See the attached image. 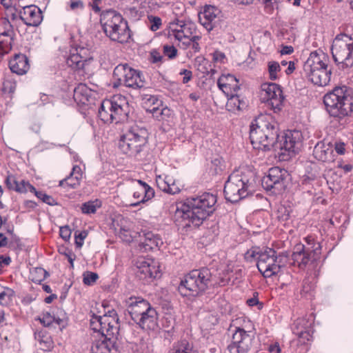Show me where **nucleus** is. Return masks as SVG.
<instances>
[{"instance_id":"23","label":"nucleus","mask_w":353,"mask_h":353,"mask_svg":"<svg viewBox=\"0 0 353 353\" xmlns=\"http://www.w3.org/2000/svg\"><path fill=\"white\" fill-rule=\"evenodd\" d=\"M217 85L227 97H229L230 92H236L240 88L239 80L230 74H222L217 81Z\"/></svg>"},{"instance_id":"46","label":"nucleus","mask_w":353,"mask_h":353,"mask_svg":"<svg viewBox=\"0 0 353 353\" xmlns=\"http://www.w3.org/2000/svg\"><path fill=\"white\" fill-rule=\"evenodd\" d=\"M163 54L169 59H174L177 55V50L174 46L164 45L163 47Z\"/></svg>"},{"instance_id":"57","label":"nucleus","mask_w":353,"mask_h":353,"mask_svg":"<svg viewBox=\"0 0 353 353\" xmlns=\"http://www.w3.org/2000/svg\"><path fill=\"white\" fill-rule=\"evenodd\" d=\"M268 351L270 353H281V350L278 343L271 344L268 347Z\"/></svg>"},{"instance_id":"33","label":"nucleus","mask_w":353,"mask_h":353,"mask_svg":"<svg viewBox=\"0 0 353 353\" xmlns=\"http://www.w3.org/2000/svg\"><path fill=\"white\" fill-rule=\"evenodd\" d=\"M168 353H195L190 344L185 340L174 343Z\"/></svg>"},{"instance_id":"26","label":"nucleus","mask_w":353,"mask_h":353,"mask_svg":"<svg viewBox=\"0 0 353 353\" xmlns=\"http://www.w3.org/2000/svg\"><path fill=\"white\" fill-rule=\"evenodd\" d=\"M105 107L112 114V123L115 122L116 123L121 122L124 118V112L123 108L121 104L113 99L112 100H105L103 101V108Z\"/></svg>"},{"instance_id":"9","label":"nucleus","mask_w":353,"mask_h":353,"mask_svg":"<svg viewBox=\"0 0 353 353\" xmlns=\"http://www.w3.org/2000/svg\"><path fill=\"white\" fill-rule=\"evenodd\" d=\"M100 22L105 34L112 41L123 43L130 37L127 21L116 11L110 10L103 12Z\"/></svg>"},{"instance_id":"5","label":"nucleus","mask_w":353,"mask_h":353,"mask_svg":"<svg viewBox=\"0 0 353 353\" xmlns=\"http://www.w3.org/2000/svg\"><path fill=\"white\" fill-rule=\"evenodd\" d=\"M284 258H287V254L281 253L276 256V251L269 248L263 250H261L259 248H253L245 254V259L247 261L257 260V268L265 278H270L280 272L283 265Z\"/></svg>"},{"instance_id":"10","label":"nucleus","mask_w":353,"mask_h":353,"mask_svg":"<svg viewBox=\"0 0 353 353\" xmlns=\"http://www.w3.org/2000/svg\"><path fill=\"white\" fill-rule=\"evenodd\" d=\"M252 185L248 174L236 170L228 176L225 183L223 192L226 200L235 203L252 194Z\"/></svg>"},{"instance_id":"3","label":"nucleus","mask_w":353,"mask_h":353,"mask_svg":"<svg viewBox=\"0 0 353 353\" xmlns=\"http://www.w3.org/2000/svg\"><path fill=\"white\" fill-rule=\"evenodd\" d=\"M216 197L215 195L205 192L196 197H190L186 200V203L182 209L181 218L185 227L191 225L198 227L203 221L215 210Z\"/></svg>"},{"instance_id":"38","label":"nucleus","mask_w":353,"mask_h":353,"mask_svg":"<svg viewBox=\"0 0 353 353\" xmlns=\"http://www.w3.org/2000/svg\"><path fill=\"white\" fill-rule=\"evenodd\" d=\"M304 322L303 319H299L294 323V327L293 328V332L296 334L299 338L305 339L307 341H309L310 337L312 336L310 332V330H308L306 328H304L303 330H299V326L302 325L303 323Z\"/></svg>"},{"instance_id":"48","label":"nucleus","mask_w":353,"mask_h":353,"mask_svg":"<svg viewBox=\"0 0 353 353\" xmlns=\"http://www.w3.org/2000/svg\"><path fill=\"white\" fill-rule=\"evenodd\" d=\"M148 20L150 24V28L152 31H156L159 30L161 26V19L159 17L155 16H149Z\"/></svg>"},{"instance_id":"49","label":"nucleus","mask_w":353,"mask_h":353,"mask_svg":"<svg viewBox=\"0 0 353 353\" xmlns=\"http://www.w3.org/2000/svg\"><path fill=\"white\" fill-rule=\"evenodd\" d=\"M88 236V232L85 230L81 231L78 234L75 232V243L78 248H81L83 244V240Z\"/></svg>"},{"instance_id":"64","label":"nucleus","mask_w":353,"mask_h":353,"mask_svg":"<svg viewBox=\"0 0 353 353\" xmlns=\"http://www.w3.org/2000/svg\"><path fill=\"white\" fill-rule=\"evenodd\" d=\"M294 52V48L292 46H283L281 50V54H290Z\"/></svg>"},{"instance_id":"17","label":"nucleus","mask_w":353,"mask_h":353,"mask_svg":"<svg viewBox=\"0 0 353 353\" xmlns=\"http://www.w3.org/2000/svg\"><path fill=\"white\" fill-rule=\"evenodd\" d=\"M262 90L264 92L263 99L266 101L267 105L270 107L274 112H279L284 99L279 85L274 83L263 84Z\"/></svg>"},{"instance_id":"31","label":"nucleus","mask_w":353,"mask_h":353,"mask_svg":"<svg viewBox=\"0 0 353 353\" xmlns=\"http://www.w3.org/2000/svg\"><path fill=\"white\" fill-rule=\"evenodd\" d=\"M60 312L61 315L58 316H56L54 312H52V314L46 312L43 314L42 319H40V321L45 327H50L52 325L53 323H56L59 326H63V323L65 314H63L62 311H60Z\"/></svg>"},{"instance_id":"61","label":"nucleus","mask_w":353,"mask_h":353,"mask_svg":"<svg viewBox=\"0 0 353 353\" xmlns=\"http://www.w3.org/2000/svg\"><path fill=\"white\" fill-rule=\"evenodd\" d=\"M151 57L153 63H158L161 61L163 59L162 56L155 50L151 52Z\"/></svg>"},{"instance_id":"54","label":"nucleus","mask_w":353,"mask_h":353,"mask_svg":"<svg viewBox=\"0 0 353 353\" xmlns=\"http://www.w3.org/2000/svg\"><path fill=\"white\" fill-rule=\"evenodd\" d=\"M43 203H47L49 205H57V202L56 200L50 195L44 194V196L42 197L41 200Z\"/></svg>"},{"instance_id":"34","label":"nucleus","mask_w":353,"mask_h":353,"mask_svg":"<svg viewBox=\"0 0 353 353\" xmlns=\"http://www.w3.org/2000/svg\"><path fill=\"white\" fill-rule=\"evenodd\" d=\"M228 97L227 107L230 110H241L245 105V102L239 99V96L236 92H230Z\"/></svg>"},{"instance_id":"24","label":"nucleus","mask_w":353,"mask_h":353,"mask_svg":"<svg viewBox=\"0 0 353 353\" xmlns=\"http://www.w3.org/2000/svg\"><path fill=\"white\" fill-rule=\"evenodd\" d=\"M137 182L140 186L133 193V197L140 200L136 203H131L130 205L133 207H136L140 203H145L153 198L154 196V190L145 182H143L141 180H138Z\"/></svg>"},{"instance_id":"63","label":"nucleus","mask_w":353,"mask_h":353,"mask_svg":"<svg viewBox=\"0 0 353 353\" xmlns=\"http://www.w3.org/2000/svg\"><path fill=\"white\" fill-rule=\"evenodd\" d=\"M335 150L339 154H343L345 152V145L343 143H336Z\"/></svg>"},{"instance_id":"32","label":"nucleus","mask_w":353,"mask_h":353,"mask_svg":"<svg viewBox=\"0 0 353 353\" xmlns=\"http://www.w3.org/2000/svg\"><path fill=\"white\" fill-rule=\"evenodd\" d=\"M86 62L87 59L79 52L71 54L67 59V64L74 69H83Z\"/></svg>"},{"instance_id":"50","label":"nucleus","mask_w":353,"mask_h":353,"mask_svg":"<svg viewBox=\"0 0 353 353\" xmlns=\"http://www.w3.org/2000/svg\"><path fill=\"white\" fill-rule=\"evenodd\" d=\"M161 108H160V105H158L157 107H152V108H147V111L150 112L153 117L156 118L157 120H162V116H161Z\"/></svg>"},{"instance_id":"21","label":"nucleus","mask_w":353,"mask_h":353,"mask_svg":"<svg viewBox=\"0 0 353 353\" xmlns=\"http://www.w3.org/2000/svg\"><path fill=\"white\" fill-rule=\"evenodd\" d=\"M157 312L150 305L147 311L139 317L134 323L143 330H154L157 326Z\"/></svg>"},{"instance_id":"14","label":"nucleus","mask_w":353,"mask_h":353,"mask_svg":"<svg viewBox=\"0 0 353 353\" xmlns=\"http://www.w3.org/2000/svg\"><path fill=\"white\" fill-rule=\"evenodd\" d=\"M289 174L287 170L279 167H274L269 170L268 174L261 181L263 188L268 191H272L274 194L282 193L287 187Z\"/></svg>"},{"instance_id":"29","label":"nucleus","mask_w":353,"mask_h":353,"mask_svg":"<svg viewBox=\"0 0 353 353\" xmlns=\"http://www.w3.org/2000/svg\"><path fill=\"white\" fill-rule=\"evenodd\" d=\"M34 337L41 350L48 351L53 347L54 343L52 338L46 331L41 330L36 332Z\"/></svg>"},{"instance_id":"8","label":"nucleus","mask_w":353,"mask_h":353,"mask_svg":"<svg viewBox=\"0 0 353 353\" xmlns=\"http://www.w3.org/2000/svg\"><path fill=\"white\" fill-rule=\"evenodd\" d=\"M327 59L316 52L310 53L304 63L303 72L307 79L317 86H325L330 81L332 70L328 68Z\"/></svg>"},{"instance_id":"25","label":"nucleus","mask_w":353,"mask_h":353,"mask_svg":"<svg viewBox=\"0 0 353 353\" xmlns=\"http://www.w3.org/2000/svg\"><path fill=\"white\" fill-rule=\"evenodd\" d=\"M23 23L28 26H37L42 19L41 12L37 6H23Z\"/></svg>"},{"instance_id":"22","label":"nucleus","mask_w":353,"mask_h":353,"mask_svg":"<svg viewBox=\"0 0 353 353\" xmlns=\"http://www.w3.org/2000/svg\"><path fill=\"white\" fill-rule=\"evenodd\" d=\"M143 235H141V241L139 243L140 250L147 252L154 248H159L163 241L158 234H155L152 232L143 231Z\"/></svg>"},{"instance_id":"51","label":"nucleus","mask_w":353,"mask_h":353,"mask_svg":"<svg viewBox=\"0 0 353 353\" xmlns=\"http://www.w3.org/2000/svg\"><path fill=\"white\" fill-rule=\"evenodd\" d=\"M59 232H60V236L63 240H65V241L69 240L72 232L68 225L61 227Z\"/></svg>"},{"instance_id":"59","label":"nucleus","mask_w":353,"mask_h":353,"mask_svg":"<svg viewBox=\"0 0 353 353\" xmlns=\"http://www.w3.org/2000/svg\"><path fill=\"white\" fill-rule=\"evenodd\" d=\"M225 58L224 53L220 51H215L213 54V59L215 61H223Z\"/></svg>"},{"instance_id":"55","label":"nucleus","mask_w":353,"mask_h":353,"mask_svg":"<svg viewBox=\"0 0 353 353\" xmlns=\"http://www.w3.org/2000/svg\"><path fill=\"white\" fill-rule=\"evenodd\" d=\"M181 75H183L184 74V77L183 78V83H187L189 81H190V79H192V73L190 70H186V69H183L182 70L180 73H179Z\"/></svg>"},{"instance_id":"28","label":"nucleus","mask_w":353,"mask_h":353,"mask_svg":"<svg viewBox=\"0 0 353 353\" xmlns=\"http://www.w3.org/2000/svg\"><path fill=\"white\" fill-rule=\"evenodd\" d=\"M332 150L328 145L323 142H319L314 146L313 154L314 157L321 161L325 162L331 160Z\"/></svg>"},{"instance_id":"52","label":"nucleus","mask_w":353,"mask_h":353,"mask_svg":"<svg viewBox=\"0 0 353 353\" xmlns=\"http://www.w3.org/2000/svg\"><path fill=\"white\" fill-rule=\"evenodd\" d=\"M8 12L10 14L11 19L14 21L17 19H21L22 20V11L21 10H17L15 8L10 7Z\"/></svg>"},{"instance_id":"42","label":"nucleus","mask_w":353,"mask_h":353,"mask_svg":"<svg viewBox=\"0 0 353 353\" xmlns=\"http://www.w3.org/2000/svg\"><path fill=\"white\" fill-rule=\"evenodd\" d=\"M6 183L9 189L15 190L17 192H21V185L13 175H10L6 179Z\"/></svg>"},{"instance_id":"37","label":"nucleus","mask_w":353,"mask_h":353,"mask_svg":"<svg viewBox=\"0 0 353 353\" xmlns=\"http://www.w3.org/2000/svg\"><path fill=\"white\" fill-rule=\"evenodd\" d=\"M101 203L99 200L89 201L82 204L81 211L84 214L94 213L97 208H100Z\"/></svg>"},{"instance_id":"20","label":"nucleus","mask_w":353,"mask_h":353,"mask_svg":"<svg viewBox=\"0 0 353 353\" xmlns=\"http://www.w3.org/2000/svg\"><path fill=\"white\" fill-rule=\"evenodd\" d=\"M127 303L128 313L134 321L145 312L147 307L150 305L148 301L141 297H130Z\"/></svg>"},{"instance_id":"4","label":"nucleus","mask_w":353,"mask_h":353,"mask_svg":"<svg viewBox=\"0 0 353 353\" xmlns=\"http://www.w3.org/2000/svg\"><path fill=\"white\" fill-rule=\"evenodd\" d=\"M327 112L339 120L353 111V90L345 85L335 87L323 97Z\"/></svg>"},{"instance_id":"56","label":"nucleus","mask_w":353,"mask_h":353,"mask_svg":"<svg viewBox=\"0 0 353 353\" xmlns=\"http://www.w3.org/2000/svg\"><path fill=\"white\" fill-rule=\"evenodd\" d=\"M279 213L280 214L279 215L278 217L279 219H281L282 221L288 220L290 216V212L285 208H281L279 210Z\"/></svg>"},{"instance_id":"6","label":"nucleus","mask_w":353,"mask_h":353,"mask_svg":"<svg viewBox=\"0 0 353 353\" xmlns=\"http://www.w3.org/2000/svg\"><path fill=\"white\" fill-rule=\"evenodd\" d=\"M148 142V131L145 128L134 124L121 136L119 148L122 152L138 159Z\"/></svg>"},{"instance_id":"19","label":"nucleus","mask_w":353,"mask_h":353,"mask_svg":"<svg viewBox=\"0 0 353 353\" xmlns=\"http://www.w3.org/2000/svg\"><path fill=\"white\" fill-rule=\"evenodd\" d=\"M219 10L212 6H206L203 11L199 14V19L201 24L208 31L212 30L216 27L219 21L218 14Z\"/></svg>"},{"instance_id":"2","label":"nucleus","mask_w":353,"mask_h":353,"mask_svg":"<svg viewBox=\"0 0 353 353\" xmlns=\"http://www.w3.org/2000/svg\"><path fill=\"white\" fill-rule=\"evenodd\" d=\"M250 139L253 148L263 151H278L279 128L278 123L271 117L260 115L250 125Z\"/></svg>"},{"instance_id":"16","label":"nucleus","mask_w":353,"mask_h":353,"mask_svg":"<svg viewBox=\"0 0 353 353\" xmlns=\"http://www.w3.org/2000/svg\"><path fill=\"white\" fill-rule=\"evenodd\" d=\"M137 276L148 283L161 276L159 263L152 259L140 257L136 262Z\"/></svg>"},{"instance_id":"35","label":"nucleus","mask_w":353,"mask_h":353,"mask_svg":"<svg viewBox=\"0 0 353 353\" xmlns=\"http://www.w3.org/2000/svg\"><path fill=\"white\" fill-rule=\"evenodd\" d=\"M88 90L85 84H79L74 90V99L76 101L85 103L88 101Z\"/></svg>"},{"instance_id":"30","label":"nucleus","mask_w":353,"mask_h":353,"mask_svg":"<svg viewBox=\"0 0 353 353\" xmlns=\"http://www.w3.org/2000/svg\"><path fill=\"white\" fill-rule=\"evenodd\" d=\"M196 31V26L192 23H187L181 24L179 29L175 30V38L181 41L183 38H189L192 37L193 33Z\"/></svg>"},{"instance_id":"43","label":"nucleus","mask_w":353,"mask_h":353,"mask_svg":"<svg viewBox=\"0 0 353 353\" xmlns=\"http://www.w3.org/2000/svg\"><path fill=\"white\" fill-rule=\"evenodd\" d=\"M13 295V291L10 288H4L0 292V304L6 305L10 301V297Z\"/></svg>"},{"instance_id":"36","label":"nucleus","mask_w":353,"mask_h":353,"mask_svg":"<svg viewBox=\"0 0 353 353\" xmlns=\"http://www.w3.org/2000/svg\"><path fill=\"white\" fill-rule=\"evenodd\" d=\"M48 273L42 268H35L30 270V279L34 283H41L43 281Z\"/></svg>"},{"instance_id":"11","label":"nucleus","mask_w":353,"mask_h":353,"mask_svg":"<svg viewBox=\"0 0 353 353\" xmlns=\"http://www.w3.org/2000/svg\"><path fill=\"white\" fill-rule=\"evenodd\" d=\"M331 51L339 70L349 71L353 68V39L350 36L338 34L333 41Z\"/></svg>"},{"instance_id":"1","label":"nucleus","mask_w":353,"mask_h":353,"mask_svg":"<svg viewBox=\"0 0 353 353\" xmlns=\"http://www.w3.org/2000/svg\"><path fill=\"white\" fill-rule=\"evenodd\" d=\"M101 307L104 309L103 315L94 314L90 320V325L92 330L101 334L103 339L92 345V353H121L122 347L117 337L119 329L117 314L114 309L105 311V303H103Z\"/></svg>"},{"instance_id":"7","label":"nucleus","mask_w":353,"mask_h":353,"mask_svg":"<svg viewBox=\"0 0 353 353\" xmlns=\"http://www.w3.org/2000/svg\"><path fill=\"white\" fill-rule=\"evenodd\" d=\"M212 273L207 268L193 270L181 280L178 290L183 296H196L211 285Z\"/></svg>"},{"instance_id":"13","label":"nucleus","mask_w":353,"mask_h":353,"mask_svg":"<svg viewBox=\"0 0 353 353\" xmlns=\"http://www.w3.org/2000/svg\"><path fill=\"white\" fill-rule=\"evenodd\" d=\"M321 248L319 243H314L313 247L305 246L302 243L296 244L294 248L292 259L301 269H304L307 265L314 266L320 258Z\"/></svg>"},{"instance_id":"53","label":"nucleus","mask_w":353,"mask_h":353,"mask_svg":"<svg viewBox=\"0 0 353 353\" xmlns=\"http://www.w3.org/2000/svg\"><path fill=\"white\" fill-rule=\"evenodd\" d=\"M180 188L175 184L174 181L172 179V182L169 183L167 193L170 194H175L180 192Z\"/></svg>"},{"instance_id":"62","label":"nucleus","mask_w":353,"mask_h":353,"mask_svg":"<svg viewBox=\"0 0 353 353\" xmlns=\"http://www.w3.org/2000/svg\"><path fill=\"white\" fill-rule=\"evenodd\" d=\"M36 191V189L34 186H32L29 183H25L23 181V192H34Z\"/></svg>"},{"instance_id":"44","label":"nucleus","mask_w":353,"mask_h":353,"mask_svg":"<svg viewBox=\"0 0 353 353\" xmlns=\"http://www.w3.org/2000/svg\"><path fill=\"white\" fill-rule=\"evenodd\" d=\"M158 187L163 192H167L169 183L172 182V178L165 176V178H162L161 176L157 177L156 179Z\"/></svg>"},{"instance_id":"39","label":"nucleus","mask_w":353,"mask_h":353,"mask_svg":"<svg viewBox=\"0 0 353 353\" xmlns=\"http://www.w3.org/2000/svg\"><path fill=\"white\" fill-rule=\"evenodd\" d=\"M21 54H15L14 57L9 61V68L12 73H15L18 75H22V68L19 66L21 63Z\"/></svg>"},{"instance_id":"27","label":"nucleus","mask_w":353,"mask_h":353,"mask_svg":"<svg viewBox=\"0 0 353 353\" xmlns=\"http://www.w3.org/2000/svg\"><path fill=\"white\" fill-rule=\"evenodd\" d=\"M82 176L81 168L79 165H74L72 168V172L70 176L63 180L60 181L59 185H67L72 188H76L80 183V180Z\"/></svg>"},{"instance_id":"18","label":"nucleus","mask_w":353,"mask_h":353,"mask_svg":"<svg viewBox=\"0 0 353 353\" xmlns=\"http://www.w3.org/2000/svg\"><path fill=\"white\" fill-rule=\"evenodd\" d=\"M301 136L299 131H293L280 137L281 147H278V154L285 156V152H288L289 154L298 152L301 146ZM283 159H284V157H283Z\"/></svg>"},{"instance_id":"60","label":"nucleus","mask_w":353,"mask_h":353,"mask_svg":"<svg viewBox=\"0 0 353 353\" xmlns=\"http://www.w3.org/2000/svg\"><path fill=\"white\" fill-rule=\"evenodd\" d=\"M161 106V116H162V120H164L170 117L171 114V110L168 107H163Z\"/></svg>"},{"instance_id":"12","label":"nucleus","mask_w":353,"mask_h":353,"mask_svg":"<svg viewBox=\"0 0 353 353\" xmlns=\"http://www.w3.org/2000/svg\"><path fill=\"white\" fill-rule=\"evenodd\" d=\"M113 76L117 81V83H114V87L124 85L128 88L137 89L144 86L141 72L132 68L127 63L118 65L114 70Z\"/></svg>"},{"instance_id":"45","label":"nucleus","mask_w":353,"mask_h":353,"mask_svg":"<svg viewBox=\"0 0 353 353\" xmlns=\"http://www.w3.org/2000/svg\"><path fill=\"white\" fill-rule=\"evenodd\" d=\"M99 276L97 273L92 272H86L83 274V283L85 285H90L96 282Z\"/></svg>"},{"instance_id":"58","label":"nucleus","mask_w":353,"mask_h":353,"mask_svg":"<svg viewBox=\"0 0 353 353\" xmlns=\"http://www.w3.org/2000/svg\"><path fill=\"white\" fill-rule=\"evenodd\" d=\"M11 262V259L9 256H4L3 255H0V270L5 266L8 265Z\"/></svg>"},{"instance_id":"15","label":"nucleus","mask_w":353,"mask_h":353,"mask_svg":"<svg viewBox=\"0 0 353 353\" xmlns=\"http://www.w3.org/2000/svg\"><path fill=\"white\" fill-rule=\"evenodd\" d=\"M232 341L228 346L230 353H248L252 349L254 342V334L246 331L241 327H234Z\"/></svg>"},{"instance_id":"41","label":"nucleus","mask_w":353,"mask_h":353,"mask_svg":"<svg viewBox=\"0 0 353 353\" xmlns=\"http://www.w3.org/2000/svg\"><path fill=\"white\" fill-rule=\"evenodd\" d=\"M281 70V66L276 61L268 62V72L270 79L271 80H276L277 79V72Z\"/></svg>"},{"instance_id":"47","label":"nucleus","mask_w":353,"mask_h":353,"mask_svg":"<svg viewBox=\"0 0 353 353\" xmlns=\"http://www.w3.org/2000/svg\"><path fill=\"white\" fill-rule=\"evenodd\" d=\"M145 104L148 108H152L158 105H162L161 101L159 100L157 97L150 95L145 98Z\"/></svg>"},{"instance_id":"40","label":"nucleus","mask_w":353,"mask_h":353,"mask_svg":"<svg viewBox=\"0 0 353 353\" xmlns=\"http://www.w3.org/2000/svg\"><path fill=\"white\" fill-rule=\"evenodd\" d=\"M99 116L104 123H112L111 118L112 117V114H111L109 109H107L105 107L103 108V101L99 109Z\"/></svg>"}]
</instances>
